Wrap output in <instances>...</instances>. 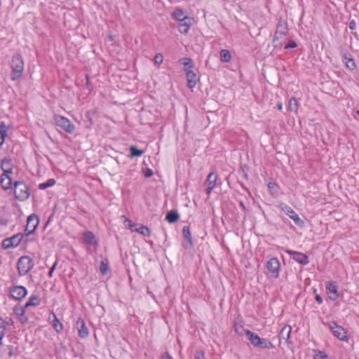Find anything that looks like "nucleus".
Instances as JSON below:
<instances>
[{
    "mask_svg": "<svg viewBox=\"0 0 359 359\" xmlns=\"http://www.w3.org/2000/svg\"><path fill=\"white\" fill-rule=\"evenodd\" d=\"M154 61L156 65L159 66L163 61V55L161 53L156 54Z\"/></svg>",
    "mask_w": 359,
    "mask_h": 359,
    "instance_id": "39",
    "label": "nucleus"
},
{
    "mask_svg": "<svg viewBox=\"0 0 359 359\" xmlns=\"http://www.w3.org/2000/svg\"><path fill=\"white\" fill-rule=\"evenodd\" d=\"M78 330L79 336L81 338H86L89 335L88 329L86 325L85 321L83 318H79L76 323Z\"/></svg>",
    "mask_w": 359,
    "mask_h": 359,
    "instance_id": "18",
    "label": "nucleus"
},
{
    "mask_svg": "<svg viewBox=\"0 0 359 359\" xmlns=\"http://www.w3.org/2000/svg\"><path fill=\"white\" fill-rule=\"evenodd\" d=\"M287 34V26L286 22L283 20L279 21L276 27V31L275 32L273 43L275 47L281 45V43L278 42V39L283 36H285Z\"/></svg>",
    "mask_w": 359,
    "mask_h": 359,
    "instance_id": "8",
    "label": "nucleus"
},
{
    "mask_svg": "<svg viewBox=\"0 0 359 359\" xmlns=\"http://www.w3.org/2000/svg\"><path fill=\"white\" fill-rule=\"evenodd\" d=\"M243 330H244V328L242 325L237 326L235 325V331L238 334L242 335L243 334Z\"/></svg>",
    "mask_w": 359,
    "mask_h": 359,
    "instance_id": "44",
    "label": "nucleus"
},
{
    "mask_svg": "<svg viewBox=\"0 0 359 359\" xmlns=\"http://www.w3.org/2000/svg\"><path fill=\"white\" fill-rule=\"evenodd\" d=\"M8 350V355L9 358L18 354V348L12 345H8L6 346Z\"/></svg>",
    "mask_w": 359,
    "mask_h": 359,
    "instance_id": "38",
    "label": "nucleus"
},
{
    "mask_svg": "<svg viewBox=\"0 0 359 359\" xmlns=\"http://www.w3.org/2000/svg\"><path fill=\"white\" fill-rule=\"evenodd\" d=\"M184 72H186L187 86L189 88L192 89L196 86L198 79L194 71L184 69Z\"/></svg>",
    "mask_w": 359,
    "mask_h": 359,
    "instance_id": "19",
    "label": "nucleus"
},
{
    "mask_svg": "<svg viewBox=\"0 0 359 359\" xmlns=\"http://www.w3.org/2000/svg\"><path fill=\"white\" fill-rule=\"evenodd\" d=\"M57 262H55L53 265L52 266L51 269H53V270L55 269L56 266H57Z\"/></svg>",
    "mask_w": 359,
    "mask_h": 359,
    "instance_id": "52",
    "label": "nucleus"
},
{
    "mask_svg": "<svg viewBox=\"0 0 359 359\" xmlns=\"http://www.w3.org/2000/svg\"><path fill=\"white\" fill-rule=\"evenodd\" d=\"M14 320L11 316H0V345L3 343V339L6 332L15 329Z\"/></svg>",
    "mask_w": 359,
    "mask_h": 359,
    "instance_id": "3",
    "label": "nucleus"
},
{
    "mask_svg": "<svg viewBox=\"0 0 359 359\" xmlns=\"http://www.w3.org/2000/svg\"><path fill=\"white\" fill-rule=\"evenodd\" d=\"M329 328L332 332L333 334L339 340L343 341H348V337L345 329L337 325L335 322H331L328 324Z\"/></svg>",
    "mask_w": 359,
    "mask_h": 359,
    "instance_id": "9",
    "label": "nucleus"
},
{
    "mask_svg": "<svg viewBox=\"0 0 359 359\" xmlns=\"http://www.w3.org/2000/svg\"><path fill=\"white\" fill-rule=\"evenodd\" d=\"M191 25V20H187L182 22H180L178 29L181 34H187L190 29Z\"/></svg>",
    "mask_w": 359,
    "mask_h": 359,
    "instance_id": "25",
    "label": "nucleus"
},
{
    "mask_svg": "<svg viewBox=\"0 0 359 359\" xmlns=\"http://www.w3.org/2000/svg\"><path fill=\"white\" fill-rule=\"evenodd\" d=\"M22 238L23 235L22 233H17L10 238L4 239L1 243V247L4 250L16 248L19 245Z\"/></svg>",
    "mask_w": 359,
    "mask_h": 359,
    "instance_id": "10",
    "label": "nucleus"
},
{
    "mask_svg": "<svg viewBox=\"0 0 359 359\" xmlns=\"http://www.w3.org/2000/svg\"><path fill=\"white\" fill-rule=\"evenodd\" d=\"M291 332L292 327L290 325L284 326L279 333L280 343H281L283 340H285L286 344H291L292 342L290 340Z\"/></svg>",
    "mask_w": 359,
    "mask_h": 359,
    "instance_id": "20",
    "label": "nucleus"
},
{
    "mask_svg": "<svg viewBox=\"0 0 359 359\" xmlns=\"http://www.w3.org/2000/svg\"><path fill=\"white\" fill-rule=\"evenodd\" d=\"M276 186V184H274V183H272V182H269V183L268 184V187H269V189L270 190L273 189H274V187H275Z\"/></svg>",
    "mask_w": 359,
    "mask_h": 359,
    "instance_id": "49",
    "label": "nucleus"
},
{
    "mask_svg": "<svg viewBox=\"0 0 359 359\" xmlns=\"http://www.w3.org/2000/svg\"><path fill=\"white\" fill-rule=\"evenodd\" d=\"M109 270V265L107 260H102L100 265V271L102 275L107 274Z\"/></svg>",
    "mask_w": 359,
    "mask_h": 359,
    "instance_id": "37",
    "label": "nucleus"
},
{
    "mask_svg": "<svg viewBox=\"0 0 359 359\" xmlns=\"http://www.w3.org/2000/svg\"><path fill=\"white\" fill-rule=\"evenodd\" d=\"M14 194L15 198L21 201L27 200L29 196V189L22 181H16L14 183Z\"/></svg>",
    "mask_w": 359,
    "mask_h": 359,
    "instance_id": "5",
    "label": "nucleus"
},
{
    "mask_svg": "<svg viewBox=\"0 0 359 359\" xmlns=\"http://www.w3.org/2000/svg\"><path fill=\"white\" fill-rule=\"evenodd\" d=\"M217 178H218L217 174L215 172H211L208 175L205 182L207 186V189H206L205 191L208 195L210 194L211 191L215 188Z\"/></svg>",
    "mask_w": 359,
    "mask_h": 359,
    "instance_id": "17",
    "label": "nucleus"
},
{
    "mask_svg": "<svg viewBox=\"0 0 359 359\" xmlns=\"http://www.w3.org/2000/svg\"><path fill=\"white\" fill-rule=\"evenodd\" d=\"M11 69V79L13 81L19 79L22 76L24 71V61L21 56L15 55L13 57Z\"/></svg>",
    "mask_w": 359,
    "mask_h": 359,
    "instance_id": "2",
    "label": "nucleus"
},
{
    "mask_svg": "<svg viewBox=\"0 0 359 359\" xmlns=\"http://www.w3.org/2000/svg\"><path fill=\"white\" fill-rule=\"evenodd\" d=\"M279 207L283 212H284L288 217H290V219L293 220L294 223L297 226L299 227L304 226V220L299 217L298 214L290 206L285 203H281L280 204Z\"/></svg>",
    "mask_w": 359,
    "mask_h": 359,
    "instance_id": "6",
    "label": "nucleus"
},
{
    "mask_svg": "<svg viewBox=\"0 0 359 359\" xmlns=\"http://www.w3.org/2000/svg\"><path fill=\"white\" fill-rule=\"evenodd\" d=\"M84 242L88 245H97V241L93 232L86 231L83 233Z\"/></svg>",
    "mask_w": 359,
    "mask_h": 359,
    "instance_id": "22",
    "label": "nucleus"
},
{
    "mask_svg": "<svg viewBox=\"0 0 359 359\" xmlns=\"http://www.w3.org/2000/svg\"><path fill=\"white\" fill-rule=\"evenodd\" d=\"M41 303V299L37 295H32L28 299L27 302L25 304V307L28 308L29 306H39Z\"/></svg>",
    "mask_w": 359,
    "mask_h": 359,
    "instance_id": "27",
    "label": "nucleus"
},
{
    "mask_svg": "<svg viewBox=\"0 0 359 359\" xmlns=\"http://www.w3.org/2000/svg\"><path fill=\"white\" fill-rule=\"evenodd\" d=\"M266 268L270 273L271 278H278L279 276L280 264L279 260L276 257H272L268 260L266 263Z\"/></svg>",
    "mask_w": 359,
    "mask_h": 359,
    "instance_id": "11",
    "label": "nucleus"
},
{
    "mask_svg": "<svg viewBox=\"0 0 359 359\" xmlns=\"http://www.w3.org/2000/svg\"><path fill=\"white\" fill-rule=\"evenodd\" d=\"M277 108L281 111L283 109V104L281 102H279L277 104Z\"/></svg>",
    "mask_w": 359,
    "mask_h": 359,
    "instance_id": "50",
    "label": "nucleus"
},
{
    "mask_svg": "<svg viewBox=\"0 0 359 359\" xmlns=\"http://www.w3.org/2000/svg\"><path fill=\"white\" fill-rule=\"evenodd\" d=\"M9 294L12 299L21 300L27 294V290L24 286L15 285L8 290Z\"/></svg>",
    "mask_w": 359,
    "mask_h": 359,
    "instance_id": "12",
    "label": "nucleus"
},
{
    "mask_svg": "<svg viewBox=\"0 0 359 359\" xmlns=\"http://www.w3.org/2000/svg\"><path fill=\"white\" fill-rule=\"evenodd\" d=\"M288 109L292 112L297 113L298 102L295 98L292 97L290 99L288 102Z\"/></svg>",
    "mask_w": 359,
    "mask_h": 359,
    "instance_id": "30",
    "label": "nucleus"
},
{
    "mask_svg": "<svg viewBox=\"0 0 359 359\" xmlns=\"http://www.w3.org/2000/svg\"><path fill=\"white\" fill-rule=\"evenodd\" d=\"M355 113L356 114L359 115V110H356V111H355Z\"/></svg>",
    "mask_w": 359,
    "mask_h": 359,
    "instance_id": "54",
    "label": "nucleus"
},
{
    "mask_svg": "<svg viewBox=\"0 0 359 359\" xmlns=\"http://www.w3.org/2000/svg\"><path fill=\"white\" fill-rule=\"evenodd\" d=\"M55 184V180L53 178H50L46 182L39 184L38 187L41 190H44L48 187L54 186Z\"/></svg>",
    "mask_w": 359,
    "mask_h": 359,
    "instance_id": "29",
    "label": "nucleus"
},
{
    "mask_svg": "<svg viewBox=\"0 0 359 359\" xmlns=\"http://www.w3.org/2000/svg\"><path fill=\"white\" fill-rule=\"evenodd\" d=\"M161 359H173L171 355L168 353H165L163 355H162Z\"/></svg>",
    "mask_w": 359,
    "mask_h": 359,
    "instance_id": "47",
    "label": "nucleus"
},
{
    "mask_svg": "<svg viewBox=\"0 0 359 359\" xmlns=\"http://www.w3.org/2000/svg\"><path fill=\"white\" fill-rule=\"evenodd\" d=\"M39 224V219L35 214L30 215L27 219V225L25 227V233L27 235H29L34 232L36 227Z\"/></svg>",
    "mask_w": 359,
    "mask_h": 359,
    "instance_id": "13",
    "label": "nucleus"
},
{
    "mask_svg": "<svg viewBox=\"0 0 359 359\" xmlns=\"http://www.w3.org/2000/svg\"><path fill=\"white\" fill-rule=\"evenodd\" d=\"M179 214L176 211L172 210L166 215L165 219L169 223H174L179 219Z\"/></svg>",
    "mask_w": 359,
    "mask_h": 359,
    "instance_id": "28",
    "label": "nucleus"
},
{
    "mask_svg": "<svg viewBox=\"0 0 359 359\" xmlns=\"http://www.w3.org/2000/svg\"><path fill=\"white\" fill-rule=\"evenodd\" d=\"M172 16L174 19L179 22H182L189 19L187 15H185L184 11L181 8L175 9V11L172 13Z\"/></svg>",
    "mask_w": 359,
    "mask_h": 359,
    "instance_id": "24",
    "label": "nucleus"
},
{
    "mask_svg": "<svg viewBox=\"0 0 359 359\" xmlns=\"http://www.w3.org/2000/svg\"><path fill=\"white\" fill-rule=\"evenodd\" d=\"M240 205H241V206L243 209H245V205H244V204H243V203H241V204H240Z\"/></svg>",
    "mask_w": 359,
    "mask_h": 359,
    "instance_id": "53",
    "label": "nucleus"
},
{
    "mask_svg": "<svg viewBox=\"0 0 359 359\" xmlns=\"http://www.w3.org/2000/svg\"><path fill=\"white\" fill-rule=\"evenodd\" d=\"M313 352L315 353L313 359H330L328 355L324 351L313 350Z\"/></svg>",
    "mask_w": 359,
    "mask_h": 359,
    "instance_id": "33",
    "label": "nucleus"
},
{
    "mask_svg": "<svg viewBox=\"0 0 359 359\" xmlns=\"http://www.w3.org/2000/svg\"><path fill=\"white\" fill-rule=\"evenodd\" d=\"M48 319L49 320H51V325L57 333H60L63 330L62 324L60 322L59 319L53 311L50 313Z\"/></svg>",
    "mask_w": 359,
    "mask_h": 359,
    "instance_id": "21",
    "label": "nucleus"
},
{
    "mask_svg": "<svg viewBox=\"0 0 359 359\" xmlns=\"http://www.w3.org/2000/svg\"><path fill=\"white\" fill-rule=\"evenodd\" d=\"M325 289L329 298L334 301L339 297L337 287L334 281H327L325 283Z\"/></svg>",
    "mask_w": 359,
    "mask_h": 359,
    "instance_id": "15",
    "label": "nucleus"
},
{
    "mask_svg": "<svg viewBox=\"0 0 359 359\" xmlns=\"http://www.w3.org/2000/svg\"><path fill=\"white\" fill-rule=\"evenodd\" d=\"M194 359H205V353L202 351H197L194 355Z\"/></svg>",
    "mask_w": 359,
    "mask_h": 359,
    "instance_id": "42",
    "label": "nucleus"
},
{
    "mask_svg": "<svg viewBox=\"0 0 359 359\" xmlns=\"http://www.w3.org/2000/svg\"><path fill=\"white\" fill-rule=\"evenodd\" d=\"M1 168L4 171V173H12L11 160L6 158H4L1 163Z\"/></svg>",
    "mask_w": 359,
    "mask_h": 359,
    "instance_id": "26",
    "label": "nucleus"
},
{
    "mask_svg": "<svg viewBox=\"0 0 359 359\" xmlns=\"http://www.w3.org/2000/svg\"><path fill=\"white\" fill-rule=\"evenodd\" d=\"M27 307H25L21 305H16L13 309V313L16 316L18 320L22 323H26L28 321L27 316H25V309Z\"/></svg>",
    "mask_w": 359,
    "mask_h": 359,
    "instance_id": "16",
    "label": "nucleus"
},
{
    "mask_svg": "<svg viewBox=\"0 0 359 359\" xmlns=\"http://www.w3.org/2000/svg\"><path fill=\"white\" fill-rule=\"evenodd\" d=\"M315 299L319 304L323 303V298L318 294H316L315 295Z\"/></svg>",
    "mask_w": 359,
    "mask_h": 359,
    "instance_id": "46",
    "label": "nucleus"
},
{
    "mask_svg": "<svg viewBox=\"0 0 359 359\" xmlns=\"http://www.w3.org/2000/svg\"><path fill=\"white\" fill-rule=\"evenodd\" d=\"M17 266L18 274L20 276H25L33 266L32 261L29 257L22 256L18 259Z\"/></svg>",
    "mask_w": 359,
    "mask_h": 359,
    "instance_id": "7",
    "label": "nucleus"
},
{
    "mask_svg": "<svg viewBox=\"0 0 359 359\" xmlns=\"http://www.w3.org/2000/svg\"><path fill=\"white\" fill-rule=\"evenodd\" d=\"M0 183L4 190H8L11 188L12 180L8 174L3 173L1 175Z\"/></svg>",
    "mask_w": 359,
    "mask_h": 359,
    "instance_id": "23",
    "label": "nucleus"
},
{
    "mask_svg": "<svg viewBox=\"0 0 359 359\" xmlns=\"http://www.w3.org/2000/svg\"><path fill=\"white\" fill-rule=\"evenodd\" d=\"M344 60L346 66L348 69L353 70L355 69L356 65L353 58H348L346 55H345Z\"/></svg>",
    "mask_w": 359,
    "mask_h": 359,
    "instance_id": "35",
    "label": "nucleus"
},
{
    "mask_svg": "<svg viewBox=\"0 0 359 359\" xmlns=\"http://www.w3.org/2000/svg\"><path fill=\"white\" fill-rule=\"evenodd\" d=\"M245 334L250 341L251 344L255 347L272 349L274 348L273 344L269 341L267 339L261 338L256 333L251 332L248 330L245 331Z\"/></svg>",
    "mask_w": 359,
    "mask_h": 359,
    "instance_id": "1",
    "label": "nucleus"
},
{
    "mask_svg": "<svg viewBox=\"0 0 359 359\" xmlns=\"http://www.w3.org/2000/svg\"><path fill=\"white\" fill-rule=\"evenodd\" d=\"M182 233L184 238L190 243L192 244L191 234L188 226H184L182 229Z\"/></svg>",
    "mask_w": 359,
    "mask_h": 359,
    "instance_id": "34",
    "label": "nucleus"
},
{
    "mask_svg": "<svg viewBox=\"0 0 359 359\" xmlns=\"http://www.w3.org/2000/svg\"><path fill=\"white\" fill-rule=\"evenodd\" d=\"M55 125L69 134L74 133L76 127L69 118L65 116L55 114L53 118Z\"/></svg>",
    "mask_w": 359,
    "mask_h": 359,
    "instance_id": "4",
    "label": "nucleus"
},
{
    "mask_svg": "<svg viewBox=\"0 0 359 359\" xmlns=\"http://www.w3.org/2000/svg\"><path fill=\"white\" fill-rule=\"evenodd\" d=\"M288 255H292L293 259L302 265H306L309 260L307 255L302 252L287 250L285 251Z\"/></svg>",
    "mask_w": 359,
    "mask_h": 359,
    "instance_id": "14",
    "label": "nucleus"
},
{
    "mask_svg": "<svg viewBox=\"0 0 359 359\" xmlns=\"http://www.w3.org/2000/svg\"><path fill=\"white\" fill-rule=\"evenodd\" d=\"M231 55L228 50L222 49L220 52V59L223 62H228L231 60Z\"/></svg>",
    "mask_w": 359,
    "mask_h": 359,
    "instance_id": "32",
    "label": "nucleus"
},
{
    "mask_svg": "<svg viewBox=\"0 0 359 359\" xmlns=\"http://www.w3.org/2000/svg\"><path fill=\"white\" fill-rule=\"evenodd\" d=\"M154 172L151 169L147 168L144 170V175L145 177H150L153 175Z\"/></svg>",
    "mask_w": 359,
    "mask_h": 359,
    "instance_id": "43",
    "label": "nucleus"
},
{
    "mask_svg": "<svg viewBox=\"0 0 359 359\" xmlns=\"http://www.w3.org/2000/svg\"><path fill=\"white\" fill-rule=\"evenodd\" d=\"M132 231H136V232H138L139 233L142 234V236H150L151 235V231L150 229L146 226H141L140 227L137 228V229H132Z\"/></svg>",
    "mask_w": 359,
    "mask_h": 359,
    "instance_id": "31",
    "label": "nucleus"
},
{
    "mask_svg": "<svg viewBox=\"0 0 359 359\" xmlns=\"http://www.w3.org/2000/svg\"><path fill=\"white\" fill-rule=\"evenodd\" d=\"M297 46V43L293 40H290L288 43L285 46V49L294 48Z\"/></svg>",
    "mask_w": 359,
    "mask_h": 359,
    "instance_id": "41",
    "label": "nucleus"
},
{
    "mask_svg": "<svg viewBox=\"0 0 359 359\" xmlns=\"http://www.w3.org/2000/svg\"><path fill=\"white\" fill-rule=\"evenodd\" d=\"M349 28L351 30H354L356 29V22L354 20H352L350 22H349Z\"/></svg>",
    "mask_w": 359,
    "mask_h": 359,
    "instance_id": "45",
    "label": "nucleus"
},
{
    "mask_svg": "<svg viewBox=\"0 0 359 359\" xmlns=\"http://www.w3.org/2000/svg\"><path fill=\"white\" fill-rule=\"evenodd\" d=\"M109 39H110L111 40H112V36H109Z\"/></svg>",
    "mask_w": 359,
    "mask_h": 359,
    "instance_id": "55",
    "label": "nucleus"
},
{
    "mask_svg": "<svg viewBox=\"0 0 359 359\" xmlns=\"http://www.w3.org/2000/svg\"><path fill=\"white\" fill-rule=\"evenodd\" d=\"M181 62L184 66H189V68L193 67V62H192L191 59H190L189 57H184V58L181 59Z\"/></svg>",
    "mask_w": 359,
    "mask_h": 359,
    "instance_id": "40",
    "label": "nucleus"
},
{
    "mask_svg": "<svg viewBox=\"0 0 359 359\" xmlns=\"http://www.w3.org/2000/svg\"><path fill=\"white\" fill-rule=\"evenodd\" d=\"M55 270H53V269H50L49 272H48V276L50 278L53 276V273L54 272Z\"/></svg>",
    "mask_w": 359,
    "mask_h": 359,
    "instance_id": "51",
    "label": "nucleus"
},
{
    "mask_svg": "<svg viewBox=\"0 0 359 359\" xmlns=\"http://www.w3.org/2000/svg\"><path fill=\"white\" fill-rule=\"evenodd\" d=\"M4 135L1 130H0V146L4 143Z\"/></svg>",
    "mask_w": 359,
    "mask_h": 359,
    "instance_id": "48",
    "label": "nucleus"
},
{
    "mask_svg": "<svg viewBox=\"0 0 359 359\" xmlns=\"http://www.w3.org/2000/svg\"><path fill=\"white\" fill-rule=\"evenodd\" d=\"M130 156L133 158V157H136V156H140L143 154L144 153V151L142 150H140L138 149L135 146H131L130 147Z\"/></svg>",
    "mask_w": 359,
    "mask_h": 359,
    "instance_id": "36",
    "label": "nucleus"
}]
</instances>
